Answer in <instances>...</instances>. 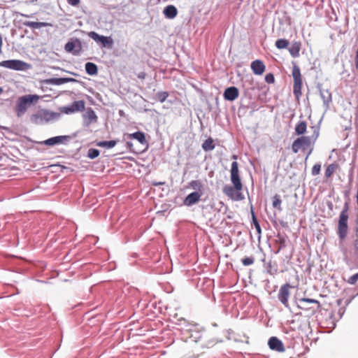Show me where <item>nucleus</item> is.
<instances>
[{
  "mask_svg": "<svg viewBox=\"0 0 358 358\" xmlns=\"http://www.w3.org/2000/svg\"><path fill=\"white\" fill-rule=\"evenodd\" d=\"M320 132L317 129H315L311 136H301L294 141L292 145L293 152L297 153L299 150H305L308 149L306 160L313 151V145L319 136Z\"/></svg>",
  "mask_w": 358,
  "mask_h": 358,
  "instance_id": "nucleus-1",
  "label": "nucleus"
},
{
  "mask_svg": "<svg viewBox=\"0 0 358 358\" xmlns=\"http://www.w3.org/2000/svg\"><path fill=\"white\" fill-rule=\"evenodd\" d=\"M40 96L37 94H27L20 96L17 101L14 108L15 113L17 117H21L27 111L29 107L32 104L38 102Z\"/></svg>",
  "mask_w": 358,
  "mask_h": 358,
  "instance_id": "nucleus-2",
  "label": "nucleus"
},
{
  "mask_svg": "<svg viewBox=\"0 0 358 358\" xmlns=\"http://www.w3.org/2000/svg\"><path fill=\"white\" fill-rule=\"evenodd\" d=\"M348 210L349 204L348 202H345L338 219V235L341 240H343L348 234Z\"/></svg>",
  "mask_w": 358,
  "mask_h": 358,
  "instance_id": "nucleus-3",
  "label": "nucleus"
},
{
  "mask_svg": "<svg viewBox=\"0 0 358 358\" xmlns=\"http://www.w3.org/2000/svg\"><path fill=\"white\" fill-rule=\"evenodd\" d=\"M292 74L294 80L293 93L296 98L299 99L302 94L303 80L300 68L295 64L293 65Z\"/></svg>",
  "mask_w": 358,
  "mask_h": 358,
  "instance_id": "nucleus-4",
  "label": "nucleus"
},
{
  "mask_svg": "<svg viewBox=\"0 0 358 358\" xmlns=\"http://www.w3.org/2000/svg\"><path fill=\"white\" fill-rule=\"evenodd\" d=\"M0 66L15 71H24L29 67V64L21 60L11 59L1 62Z\"/></svg>",
  "mask_w": 358,
  "mask_h": 358,
  "instance_id": "nucleus-5",
  "label": "nucleus"
},
{
  "mask_svg": "<svg viewBox=\"0 0 358 358\" xmlns=\"http://www.w3.org/2000/svg\"><path fill=\"white\" fill-rule=\"evenodd\" d=\"M230 172L231 181L233 185H234L238 190H242L243 184L239 176L238 164L236 161L232 162Z\"/></svg>",
  "mask_w": 358,
  "mask_h": 358,
  "instance_id": "nucleus-6",
  "label": "nucleus"
},
{
  "mask_svg": "<svg viewBox=\"0 0 358 358\" xmlns=\"http://www.w3.org/2000/svg\"><path fill=\"white\" fill-rule=\"evenodd\" d=\"M85 110V101L83 100L76 101L71 106L60 108V111L65 114H71L80 112Z\"/></svg>",
  "mask_w": 358,
  "mask_h": 358,
  "instance_id": "nucleus-7",
  "label": "nucleus"
},
{
  "mask_svg": "<svg viewBox=\"0 0 358 358\" xmlns=\"http://www.w3.org/2000/svg\"><path fill=\"white\" fill-rule=\"evenodd\" d=\"M292 288V286L289 283H286L281 286L278 294V298L279 301L286 307L289 308V302L288 299L290 295L289 289Z\"/></svg>",
  "mask_w": 358,
  "mask_h": 358,
  "instance_id": "nucleus-8",
  "label": "nucleus"
},
{
  "mask_svg": "<svg viewBox=\"0 0 358 358\" xmlns=\"http://www.w3.org/2000/svg\"><path fill=\"white\" fill-rule=\"evenodd\" d=\"M241 191V190H238L234 185L233 187L230 185H225L223 187L224 194L234 201H240L243 199L244 197Z\"/></svg>",
  "mask_w": 358,
  "mask_h": 358,
  "instance_id": "nucleus-9",
  "label": "nucleus"
},
{
  "mask_svg": "<svg viewBox=\"0 0 358 358\" xmlns=\"http://www.w3.org/2000/svg\"><path fill=\"white\" fill-rule=\"evenodd\" d=\"M64 49L66 52H71L74 55H77L82 50L81 41L78 38L69 41L65 44Z\"/></svg>",
  "mask_w": 358,
  "mask_h": 358,
  "instance_id": "nucleus-10",
  "label": "nucleus"
},
{
  "mask_svg": "<svg viewBox=\"0 0 358 358\" xmlns=\"http://www.w3.org/2000/svg\"><path fill=\"white\" fill-rule=\"evenodd\" d=\"M88 36L95 41L101 42L103 47H111L113 43V39L110 37L100 36L95 31L89 32Z\"/></svg>",
  "mask_w": 358,
  "mask_h": 358,
  "instance_id": "nucleus-11",
  "label": "nucleus"
},
{
  "mask_svg": "<svg viewBox=\"0 0 358 358\" xmlns=\"http://www.w3.org/2000/svg\"><path fill=\"white\" fill-rule=\"evenodd\" d=\"M268 345L271 350L279 352H282L285 350L282 342L275 336L270 338Z\"/></svg>",
  "mask_w": 358,
  "mask_h": 358,
  "instance_id": "nucleus-12",
  "label": "nucleus"
},
{
  "mask_svg": "<svg viewBox=\"0 0 358 358\" xmlns=\"http://www.w3.org/2000/svg\"><path fill=\"white\" fill-rule=\"evenodd\" d=\"M202 193L194 192L188 194L183 201L185 206H191L200 201Z\"/></svg>",
  "mask_w": 358,
  "mask_h": 358,
  "instance_id": "nucleus-13",
  "label": "nucleus"
},
{
  "mask_svg": "<svg viewBox=\"0 0 358 358\" xmlns=\"http://www.w3.org/2000/svg\"><path fill=\"white\" fill-rule=\"evenodd\" d=\"M252 72L256 75H262L265 71L266 66L264 62L260 59H256L250 65Z\"/></svg>",
  "mask_w": 358,
  "mask_h": 358,
  "instance_id": "nucleus-14",
  "label": "nucleus"
},
{
  "mask_svg": "<svg viewBox=\"0 0 358 358\" xmlns=\"http://www.w3.org/2000/svg\"><path fill=\"white\" fill-rule=\"evenodd\" d=\"M239 92L236 87H229L224 92V98L226 100L232 101L238 97Z\"/></svg>",
  "mask_w": 358,
  "mask_h": 358,
  "instance_id": "nucleus-15",
  "label": "nucleus"
},
{
  "mask_svg": "<svg viewBox=\"0 0 358 358\" xmlns=\"http://www.w3.org/2000/svg\"><path fill=\"white\" fill-rule=\"evenodd\" d=\"M70 137L69 136H59L52 137L47 139L44 141V144L46 145L52 146L55 144L64 143L66 141H67Z\"/></svg>",
  "mask_w": 358,
  "mask_h": 358,
  "instance_id": "nucleus-16",
  "label": "nucleus"
},
{
  "mask_svg": "<svg viewBox=\"0 0 358 358\" xmlns=\"http://www.w3.org/2000/svg\"><path fill=\"white\" fill-rule=\"evenodd\" d=\"M163 13H164V15L166 16V17H167L169 19H173L177 15L178 10H177V8L174 6L169 5V6H167L166 7H165Z\"/></svg>",
  "mask_w": 358,
  "mask_h": 358,
  "instance_id": "nucleus-17",
  "label": "nucleus"
},
{
  "mask_svg": "<svg viewBox=\"0 0 358 358\" xmlns=\"http://www.w3.org/2000/svg\"><path fill=\"white\" fill-rule=\"evenodd\" d=\"M301 48V43L299 41H294L292 43L291 47L289 48V52L293 57H298Z\"/></svg>",
  "mask_w": 358,
  "mask_h": 358,
  "instance_id": "nucleus-18",
  "label": "nucleus"
},
{
  "mask_svg": "<svg viewBox=\"0 0 358 358\" xmlns=\"http://www.w3.org/2000/svg\"><path fill=\"white\" fill-rule=\"evenodd\" d=\"M320 96L323 100L324 105L327 108L331 102V93L328 90H320Z\"/></svg>",
  "mask_w": 358,
  "mask_h": 358,
  "instance_id": "nucleus-19",
  "label": "nucleus"
},
{
  "mask_svg": "<svg viewBox=\"0 0 358 358\" xmlns=\"http://www.w3.org/2000/svg\"><path fill=\"white\" fill-rule=\"evenodd\" d=\"M338 169L339 165L337 163H333L328 165L324 172L325 177L327 178H330Z\"/></svg>",
  "mask_w": 358,
  "mask_h": 358,
  "instance_id": "nucleus-20",
  "label": "nucleus"
},
{
  "mask_svg": "<svg viewBox=\"0 0 358 358\" xmlns=\"http://www.w3.org/2000/svg\"><path fill=\"white\" fill-rule=\"evenodd\" d=\"M24 24L28 27H30L31 29H40L41 27H45L48 26H50L51 24L47 22H25Z\"/></svg>",
  "mask_w": 358,
  "mask_h": 358,
  "instance_id": "nucleus-21",
  "label": "nucleus"
},
{
  "mask_svg": "<svg viewBox=\"0 0 358 358\" xmlns=\"http://www.w3.org/2000/svg\"><path fill=\"white\" fill-rule=\"evenodd\" d=\"M307 124L305 121L298 122L295 126V132L297 135H303L306 133Z\"/></svg>",
  "mask_w": 358,
  "mask_h": 358,
  "instance_id": "nucleus-22",
  "label": "nucleus"
},
{
  "mask_svg": "<svg viewBox=\"0 0 358 358\" xmlns=\"http://www.w3.org/2000/svg\"><path fill=\"white\" fill-rule=\"evenodd\" d=\"M69 79L64 78H54L50 79H47L45 80V83L47 84L60 85L64 84L69 81Z\"/></svg>",
  "mask_w": 358,
  "mask_h": 358,
  "instance_id": "nucleus-23",
  "label": "nucleus"
},
{
  "mask_svg": "<svg viewBox=\"0 0 358 358\" xmlns=\"http://www.w3.org/2000/svg\"><path fill=\"white\" fill-rule=\"evenodd\" d=\"M129 138L137 140L141 144L146 143V139L144 133L141 131H137L129 134Z\"/></svg>",
  "mask_w": 358,
  "mask_h": 358,
  "instance_id": "nucleus-24",
  "label": "nucleus"
},
{
  "mask_svg": "<svg viewBox=\"0 0 358 358\" xmlns=\"http://www.w3.org/2000/svg\"><path fill=\"white\" fill-rule=\"evenodd\" d=\"M85 71L90 76L96 75L98 72L97 66L94 63L87 62L85 64Z\"/></svg>",
  "mask_w": 358,
  "mask_h": 358,
  "instance_id": "nucleus-25",
  "label": "nucleus"
},
{
  "mask_svg": "<svg viewBox=\"0 0 358 358\" xmlns=\"http://www.w3.org/2000/svg\"><path fill=\"white\" fill-rule=\"evenodd\" d=\"M202 148L205 151H210L215 148L214 141L212 138H208L202 144Z\"/></svg>",
  "mask_w": 358,
  "mask_h": 358,
  "instance_id": "nucleus-26",
  "label": "nucleus"
},
{
  "mask_svg": "<svg viewBox=\"0 0 358 358\" xmlns=\"http://www.w3.org/2000/svg\"><path fill=\"white\" fill-rule=\"evenodd\" d=\"M116 141H99L96 143V145L102 148H111L116 145Z\"/></svg>",
  "mask_w": 358,
  "mask_h": 358,
  "instance_id": "nucleus-27",
  "label": "nucleus"
},
{
  "mask_svg": "<svg viewBox=\"0 0 358 358\" xmlns=\"http://www.w3.org/2000/svg\"><path fill=\"white\" fill-rule=\"evenodd\" d=\"M281 199H280V197L279 195L278 194H275L273 196L272 198V205H273V207L275 208H277L279 210H281L282 208H281Z\"/></svg>",
  "mask_w": 358,
  "mask_h": 358,
  "instance_id": "nucleus-28",
  "label": "nucleus"
},
{
  "mask_svg": "<svg viewBox=\"0 0 358 358\" xmlns=\"http://www.w3.org/2000/svg\"><path fill=\"white\" fill-rule=\"evenodd\" d=\"M289 45V41L287 39H278L275 41V46L278 49H285Z\"/></svg>",
  "mask_w": 358,
  "mask_h": 358,
  "instance_id": "nucleus-29",
  "label": "nucleus"
},
{
  "mask_svg": "<svg viewBox=\"0 0 358 358\" xmlns=\"http://www.w3.org/2000/svg\"><path fill=\"white\" fill-rule=\"evenodd\" d=\"M300 303H315L317 306V309H320L321 307V304L319 301L313 299H308V298H301L299 299Z\"/></svg>",
  "mask_w": 358,
  "mask_h": 358,
  "instance_id": "nucleus-30",
  "label": "nucleus"
},
{
  "mask_svg": "<svg viewBox=\"0 0 358 358\" xmlns=\"http://www.w3.org/2000/svg\"><path fill=\"white\" fill-rule=\"evenodd\" d=\"M169 96V94L167 92H159L156 94L157 100L161 103L164 102Z\"/></svg>",
  "mask_w": 358,
  "mask_h": 358,
  "instance_id": "nucleus-31",
  "label": "nucleus"
},
{
  "mask_svg": "<svg viewBox=\"0 0 358 358\" xmlns=\"http://www.w3.org/2000/svg\"><path fill=\"white\" fill-rule=\"evenodd\" d=\"M189 186L194 189H197V190H199L201 191L203 186H202V184L201 182L199 181V180H192L189 183Z\"/></svg>",
  "mask_w": 358,
  "mask_h": 358,
  "instance_id": "nucleus-32",
  "label": "nucleus"
},
{
  "mask_svg": "<svg viewBox=\"0 0 358 358\" xmlns=\"http://www.w3.org/2000/svg\"><path fill=\"white\" fill-rule=\"evenodd\" d=\"M252 224H254L256 230H257V232L259 235L261 234L262 233V229H261V227L258 222V220L255 215V213L253 212H252Z\"/></svg>",
  "mask_w": 358,
  "mask_h": 358,
  "instance_id": "nucleus-33",
  "label": "nucleus"
},
{
  "mask_svg": "<svg viewBox=\"0 0 358 358\" xmlns=\"http://www.w3.org/2000/svg\"><path fill=\"white\" fill-rule=\"evenodd\" d=\"M99 155V150L96 149H89L87 152V157L90 159H94Z\"/></svg>",
  "mask_w": 358,
  "mask_h": 358,
  "instance_id": "nucleus-34",
  "label": "nucleus"
},
{
  "mask_svg": "<svg viewBox=\"0 0 358 358\" xmlns=\"http://www.w3.org/2000/svg\"><path fill=\"white\" fill-rule=\"evenodd\" d=\"M243 264L245 266L252 265L255 262V258L253 257H247L241 260Z\"/></svg>",
  "mask_w": 358,
  "mask_h": 358,
  "instance_id": "nucleus-35",
  "label": "nucleus"
},
{
  "mask_svg": "<svg viewBox=\"0 0 358 358\" xmlns=\"http://www.w3.org/2000/svg\"><path fill=\"white\" fill-rule=\"evenodd\" d=\"M321 170V164H315L311 170V173L313 176H317L320 174Z\"/></svg>",
  "mask_w": 358,
  "mask_h": 358,
  "instance_id": "nucleus-36",
  "label": "nucleus"
},
{
  "mask_svg": "<svg viewBox=\"0 0 358 358\" xmlns=\"http://www.w3.org/2000/svg\"><path fill=\"white\" fill-rule=\"evenodd\" d=\"M265 81L267 83L272 84L275 82L274 76L272 73H268L265 76Z\"/></svg>",
  "mask_w": 358,
  "mask_h": 358,
  "instance_id": "nucleus-37",
  "label": "nucleus"
},
{
  "mask_svg": "<svg viewBox=\"0 0 358 358\" xmlns=\"http://www.w3.org/2000/svg\"><path fill=\"white\" fill-rule=\"evenodd\" d=\"M358 280V275H353L348 279V282L351 285L355 284Z\"/></svg>",
  "mask_w": 358,
  "mask_h": 358,
  "instance_id": "nucleus-38",
  "label": "nucleus"
},
{
  "mask_svg": "<svg viewBox=\"0 0 358 358\" xmlns=\"http://www.w3.org/2000/svg\"><path fill=\"white\" fill-rule=\"evenodd\" d=\"M80 0H67V2L73 6H76L80 3Z\"/></svg>",
  "mask_w": 358,
  "mask_h": 358,
  "instance_id": "nucleus-39",
  "label": "nucleus"
},
{
  "mask_svg": "<svg viewBox=\"0 0 358 358\" xmlns=\"http://www.w3.org/2000/svg\"><path fill=\"white\" fill-rule=\"evenodd\" d=\"M145 76H146V74L144 72H141L138 74V78L141 80L145 79Z\"/></svg>",
  "mask_w": 358,
  "mask_h": 358,
  "instance_id": "nucleus-40",
  "label": "nucleus"
},
{
  "mask_svg": "<svg viewBox=\"0 0 358 358\" xmlns=\"http://www.w3.org/2000/svg\"><path fill=\"white\" fill-rule=\"evenodd\" d=\"M355 250L356 255L358 256V240H357L355 242Z\"/></svg>",
  "mask_w": 358,
  "mask_h": 358,
  "instance_id": "nucleus-41",
  "label": "nucleus"
},
{
  "mask_svg": "<svg viewBox=\"0 0 358 358\" xmlns=\"http://www.w3.org/2000/svg\"><path fill=\"white\" fill-rule=\"evenodd\" d=\"M355 64H356V68L358 69V51L357 52Z\"/></svg>",
  "mask_w": 358,
  "mask_h": 358,
  "instance_id": "nucleus-42",
  "label": "nucleus"
},
{
  "mask_svg": "<svg viewBox=\"0 0 358 358\" xmlns=\"http://www.w3.org/2000/svg\"><path fill=\"white\" fill-rule=\"evenodd\" d=\"M38 116L37 115H33L31 116V120H35V119L38 118Z\"/></svg>",
  "mask_w": 358,
  "mask_h": 358,
  "instance_id": "nucleus-43",
  "label": "nucleus"
},
{
  "mask_svg": "<svg viewBox=\"0 0 358 358\" xmlns=\"http://www.w3.org/2000/svg\"><path fill=\"white\" fill-rule=\"evenodd\" d=\"M232 159H234L236 160V159H237V155H234L232 156Z\"/></svg>",
  "mask_w": 358,
  "mask_h": 358,
  "instance_id": "nucleus-44",
  "label": "nucleus"
},
{
  "mask_svg": "<svg viewBox=\"0 0 358 358\" xmlns=\"http://www.w3.org/2000/svg\"><path fill=\"white\" fill-rule=\"evenodd\" d=\"M298 307H299V308H301V309H305L304 308H303V307H301V306H299Z\"/></svg>",
  "mask_w": 358,
  "mask_h": 358,
  "instance_id": "nucleus-45",
  "label": "nucleus"
},
{
  "mask_svg": "<svg viewBox=\"0 0 358 358\" xmlns=\"http://www.w3.org/2000/svg\"><path fill=\"white\" fill-rule=\"evenodd\" d=\"M2 89L0 87V94L2 92Z\"/></svg>",
  "mask_w": 358,
  "mask_h": 358,
  "instance_id": "nucleus-46",
  "label": "nucleus"
},
{
  "mask_svg": "<svg viewBox=\"0 0 358 358\" xmlns=\"http://www.w3.org/2000/svg\"><path fill=\"white\" fill-rule=\"evenodd\" d=\"M357 51H358V49H357Z\"/></svg>",
  "mask_w": 358,
  "mask_h": 358,
  "instance_id": "nucleus-47",
  "label": "nucleus"
}]
</instances>
